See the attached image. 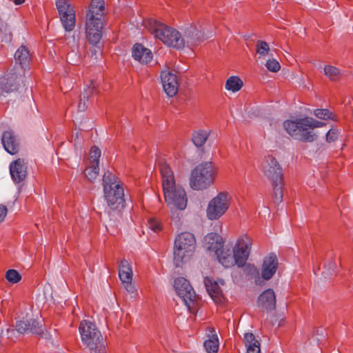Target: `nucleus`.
I'll return each mask as SVG.
<instances>
[{
  "label": "nucleus",
  "instance_id": "obj_1",
  "mask_svg": "<svg viewBox=\"0 0 353 353\" xmlns=\"http://www.w3.org/2000/svg\"><path fill=\"white\" fill-rule=\"evenodd\" d=\"M105 18V2L103 0H92L86 13L85 34L88 41L93 46L92 57L97 59L100 51L101 30Z\"/></svg>",
  "mask_w": 353,
  "mask_h": 353
},
{
  "label": "nucleus",
  "instance_id": "obj_2",
  "mask_svg": "<svg viewBox=\"0 0 353 353\" xmlns=\"http://www.w3.org/2000/svg\"><path fill=\"white\" fill-rule=\"evenodd\" d=\"M159 167L165 202L171 209L184 210L187 205L185 190L181 186L176 185L173 172L166 162L160 161Z\"/></svg>",
  "mask_w": 353,
  "mask_h": 353
},
{
  "label": "nucleus",
  "instance_id": "obj_3",
  "mask_svg": "<svg viewBox=\"0 0 353 353\" xmlns=\"http://www.w3.org/2000/svg\"><path fill=\"white\" fill-rule=\"evenodd\" d=\"M324 125V123L318 121L312 117H304L295 121L288 120L283 123L285 130L292 137L306 143L314 141L317 139L318 134L314 130Z\"/></svg>",
  "mask_w": 353,
  "mask_h": 353
},
{
  "label": "nucleus",
  "instance_id": "obj_4",
  "mask_svg": "<svg viewBox=\"0 0 353 353\" xmlns=\"http://www.w3.org/2000/svg\"><path fill=\"white\" fill-rule=\"evenodd\" d=\"M104 198L108 208L112 210H121L124 208V189L123 183L112 172H104L102 182Z\"/></svg>",
  "mask_w": 353,
  "mask_h": 353
},
{
  "label": "nucleus",
  "instance_id": "obj_5",
  "mask_svg": "<svg viewBox=\"0 0 353 353\" xmlns=\"http://www.w3.org/2000/svg\"><path fill=\"white\" fill-rule=\"evenodd\" d=\"M81 341L90 350V353H106L103 336L95 323L83 320L79 325Z\"/></svg>",
  "mask_w": 353,
  "mask_h": 353
},
{
  "label": "nucleus",
  "instance_id": "obj_6",
  "mask_svg": "<svg viewBox=\"0 0 353 353\" xmlns=\"http://www.w3.org/2000/svg\"><path fill=\"white\" fill-rule=\"evenodd\" d=\"M148 29L154 37L164 44L176 48H183L185 40L176 30L154 19L148 21Z\"/></svg>",
  "mask_w": 353,
  "mask_h": 353
},
{
  "label": "nucleus",
  "instance_id": "obj_7",
  "mask_svg": "<svg viewBox=\"0 0 353 353\" xmlns=\"http://www.w3.org/2000/svg\"><path fill=\"white\" fill-rule=\"evenodd\" d=\"M216 170L212 162L197 165L191 172L190 186L194 190H203L210 187L215 178Z\"/></svg>",
  "mask_w": 353,
  "mask_h": 353
},
{
  "label": "nucleus",
  "instance_id": "obj_8",
  "mask_svg": "<svg viewBox=\"0 0 353 353\" xmlns=\"http://www.w3.org/2000/svg\"><path fill=\"white\" fill-rule=\"evenodd\" d=\"M196 239L190 232H182L177 236L174 241V261L179 266L186 258H188L195 250Z\"/></svg>",
  "mask_w": 353,
  "mask_h": 353
},
{
  "label": "nucleus",
  "instance_id": "obj_9",
  "mask_svg": "<svg viewBox=\"0 0 353 353\" xmlns=\"http://www.w3.org/2000/svg\"><path fill=\"white\" fill-rule=\"evenodd\" d=\"M174 287L188 310L193 313L197 307L198 297L190 282L183 277H179L175 279Z\"/></svg>",
  "mask_w": 353,
  "mask_h": 353
},
{
  "label": "nucleus",
  "instance_id": "obj_10",
  "mask_svg": "<svg viewBox=\"0 0 353 353\" xmlns=\"http://www.w3.org/2000/svg\"><path fill=\"white\" fill-rule=\"evenodd\" d=\"M230 206L229 194L225 192L218 194L208 203L206 214L210 220H217L222 216Z\"/></svg>",
  "mask_w": 353,
  "mask_h": 353
},
{
  "label": "nucleus",
  "instance_id": "obj_11",
  "mask_svg": "<svg viewBox=\"0 0 353 353\" xmlns=\"http://www.w3.org/2000/svg\"><path fill=\"white\" fill-rule=\"evenodd\" d=\"M56 6L65 30L72 31L76 23L75 12L73 7L68 0H56Z\"/></svg>",
  "mask_w": 353,
  "mask_h": 353
},
{
  "label": "nucleus",
  "instance_id": "obj_12",
  "mask_svg": "<svg viewBox=\"0 0 353 353\" xmlns=\"http://www.w3.org/2000/svg\"><path fill=\"white\" fill-rule=\"evenodd\" d=\"M262 171L264 175L272 181L283 179L282 169L279 162L272 156L265 157L262 163Z\"/></svg>",
  "mask_w": 353,
  "mask_h": 353
},
{
  "label": "nucleus",
  "instance_id": "obj_13",
  "mask_svg": "<svg viewBox=\"0 0 353 353\" xmlns=\"http://www.w3.org/2000/svg\"><path fill=\"white\" fill-rule=\"evenodd\" d=\"M24 77L22 75L12 74L8 77L0 78V97L4 93H9L18 90L21 87H24Z\"/></svg>",
  "mask_w": 353,
  "mask_h": 353
},
{
  "label": "nucleus",
  "instance_id": "obj_14",
  "mask_svg": "<svg viewBox=\"0 0 353 353\" xmlns=\"http://www.w3.org/2000/svg\"><path fill=\"white\" fill-rule=\"evenodd\" d=\"M163 89L168 97H174L178 92L179 82L177 77L172 72L163 70L161 73Z\"/></svg>",
  "mask_w": 353,
  "mask_h": 353
},
{
  "label": "nucleus",
  "instance_id": "obj_15",
  "mask_svg": "<svg viewBox=\"0 0 353 353\" xmlns=\"http://www.w3.org/2000/svg\"><path fill=\"white\" fill-rule=\"evenodd\" d=\"M203 247L210 254L215 256L223 249V239L216 233H209L203 239Z\"/></svg>",
  "mask_w": 353,
  "mask_h": 353
},
{
  "label": "nucleus",
  "instance_id": "obj_16",
  "mask_svg": "<svg viewBox=\"0 0 353 353\" xmlns=\"http://www.w3.org/2000/svg\"><path fill=\"white\" fill-rule=\"evenodd\" d=\"M278 259L275 254L270 253L263 259L261 267V276L265 281L270 280L276 273L278 268Z\"/></svg>",
  "mask_w": 353,
  "mask_h": 353
},
{
  "label": "nucleus",
  "instance_id": "obj_17",
  "mask_svg": "<svg viewBox=\"0 0 353 353\" xmlns=\"http://www.w3.org/2000/svg\"><path fill=\"white\" fill-rule=\"evenodd\" d=\"M12 179L14 183H20L25 180L27 176V165L24 159H18L12 162L9 166Z\"/></svg>",
  "mask_w": 353,
  "mask_h": 353
},
{
  "label": "nucleus",
  "instance_id": "obj_18",
  "mask_svg": "<svg viewBox=\"0 0 353 353\" xmlns=\"http://www.w3.org/2000/svg\"><path fill=\"white\" fill-rule=\"evenodd\" d=\"M258 306L267 312L276 309V295L272 289L265 290L258 298Z\"/></svg>",
  "mask_w": 353,
  "mask_h": 353
},
{
  "label": "nucleus",
  "instance_id": "obj_19",
  "mask_svg": "<svg viewBox=\"0 0 353 353\" xmlns=\"http://www.w3.org/2000/svg\"><path fill=\"white\" fill-rule=\"evenodd\" d=\"M16 330L20 334H24L27 332L36 334H43L42 325L34 319L17 322Z\"/></svg>",
  "mask_w": 353,
  "mask_h": 353
},
{
  "label": "nucleus",
  "instance_id": "obj_20",
  "mask_svg": "<svg viewBox=\"0 0 353 353\" xmlns=\"http://www.w3.org/2000/svg\"><path fill=\"white\" fill-rule=\"evenodd\" d=\"M205 286L208 294L215 301L219 302L221 301L223 292L220 287L221 285L224 284L223 279L219 281H214L213 279L205 277L204 280Z\"/></svg>",
  "mask_w": 353,
  "mask_h": 353
},
{
  "label": "nucleus",
  "instance_id": "obj_21",
  "mask_svg": "<svg viewBox=\"0 0 353 353\" xmlns=\"http://www.w3.org/2000/svg\"><path fill=\"white\" fill-rule=\"evenodd\" d=\"M211 36H205L204 32L198 30L195 26H190L185 32L184 40L188 46H193L199 44L205 39Z\"/></svg>",
  "mask_w": 353,
  "mask_h": 353
},
{
  "label": "nucleus",
  "instance_id": "obj_22",
  "mask_svg": "<svg viewBox=\"0 0 353 353\" xmlns=\"http://www.w3.org/2000/svg\"><path fill=\"white\" fill-rule=\"evenodd\" d=\"M251 244L250 239L246 237L245 241L241 247L233 250L235 263L239 267H243L245 264L250 252Z\"/></svg>",
  "mask_w": 353,
  "mask_h": 353
},
{
  "label": "nucleus",
  "instance_id": "obj_23",
  "mask_svg": "<svg viewBox=\"0 0 353 353\" xmlns=\"http://www.w3.org/2000/svg\"><path fill=\"white\" fill-rule=\"evenodd\" d=\"M132 55L135 60L143 64L148 63L152 59L151 50L140 43H136L133 46Z\"/></svg>",
  "mask_w": 353,
  "mask_h": 353
},
{
  "label": "nucleus",
  "instance_id": "obj_24",
  "mask_svg": "<svg viewBox=\"0 0 353 353\" xmlns=\"http://www.w3.org/2000/svg\"><path fill=\"white\" fill-rule=\"evenodd\" d=\"M4 149L10 154H14L19 151V143L11 130L5 131L1 137Z\"/></svg>",
  "mask_w": 353,
  "mask_h": 353
},
{
  "label": "nucleus",
  "instance_id": "obj_25",
  "mask_svg": "<svg viewBox=\"0 0 353 353\" xmlns=\"http://www.w3.org/2000/svg\"><path fill=\"white\" fill-rule=\"evenodd\" d=\"M119 276L123 282H130L132 280V270L128 261L123 259L121 261L119 270Z\"/></svg>",
  "mask_w": 353,
  "mask_h": 353
},
{
  "label": "nucleus",
  "instance_id": "obj_26",
  "mask_svg": "<svg viewBox=\"0 0 353 353\" xmlns=\"http://www.w3.org/2000/svg\"><path fill=\"white\" fill-rule=\"evenodd\" d=\"M30 59L29 50L23 46H21L14 54L16 63L21 65L22 68H24L28 64Z\"/></svg>",
  "mask_w": 353,
  "mask_h": 353
},
{
  "label": "nucleus",
  "instance_id": "obj_27",
  "mask_svg": "<svg viewBox=\"0 0 353 353\" xmlns=\"http://www.w3.org/2000/svg\"><path fill=\"white\" fill-rule=\"evenodd\" d=\"M97 83L95 81H92L90 85L88 86L83 93V94L80 97V101L78 104V110L79 111L83 112L86 108V101L88 100V97L91 95L94 91L96 90Z\"/></svg>",
  "mask_w": 353,
  "mask_h": 353
},
{
  "label": "nucleus",
  "instance_id": "obj_28",
  "mask_svg": "<svg viewBox=\"0 0 353 353\" xmlns=\"http://www.w3.org/2000/svg\"><path fill=\"white\" fill-rule=\"evenodd\" d=\"M215 256L218 259L219 263L225 268H230L233 266L235 263L234 257L232 255V253L229 250L224 251L222 249L221 251Z\"/></svg>",
  "mask_w": 353,
  "mask_h": 353
},
{
  "label": "nucleus",
  "instance_id": "obj_29",
  "mask_svg": "<svg viewBox=\"0 0 353 353\" xmlns=\"http://www.w3.org/2000/svg\"><path fill=\"white\" fill-rule=\"evenodd\" d=\"M282 180L283 179L272 181L273 187V201L275 204H279L283 201Z\"/></svg>",
  "mask_w": 353,
  "mask_h": 353
},
{
  "label": "nucleus",
  "instance_id": "obj_30",
  "mask_svg": "<svg viewBox=\"0 0 353 353\" xmlns=\"http://www.w3.org/2000/svg\"><path fill=\"white\" fill-rule=\"evenodd\" d=\"M209 137V132L205 130H199L192 134V142L196 147H201L206 142Z\"/></svg>",
  "mask_w": 353,
  "mask_h": 353
},
{
  "label": "nucleus",
  "instance_id": "obj_31",
  "mask_svg": "<svg viewBox=\"0 0 353 353\" xmlns=\"http://www.w3.org/2000/svg\"><path fill=\"white\" fill-rule=\"evenodd\" d=\"M243 85V81L238 77L232 76L226 81L225 88L235 92L239 91Z\"/></svg>",
  "mask_w": 353,
  "mask_h": 353
},
{
  "label": "nucleus",
  "instance_id": "obj_32",
  "mask_svg": "<svg viewBox=\"0 0 353 353\" xmlns=\"http://www.w3.org/2000/svg\"><path fill=\"white\" fill-rule=\"evenodd\" d=\"M203 345L207 352L216 353L219 350V342L216 334H213L211 339L206 340Z\"/></svg>",
  "mask_w": 353,
  "mask_h": 353
},
{
  "label": "nucleus",
  "instance_id": "obj_33",
  "mask_svg": "<svg viewBox=\"0 0 353 353\" xmlns=\"http://www.w3.org/2000/svg\"><path fill=\"white\" fill-rule=\"evenodd\" d=\"M324 73L331 81H337L339 79L341 76L339 70L337 68L330 65H327L324 68Z\"/></svg>",
  "mask_w": 353,
  "mask_h": 353
},
{
  "label": "nucleus",
  "instance_id": "obj_34",
  "mask_svg": "<svg viewBox=\"0 0 353 353\" xmlns=\"http://www.w3.org/2000/svg\"><path fill=\"white\" fill-rule=\"evenodd\" d=\"M99 172V165L90 164V166L87 168L85 170L84 174L85 176L88 178V180L92 181L95 179H97Z\"/></svg>",
  "mask_w": 353,
  "mask_h": 353
},
{
  "label": "nucleus",
  "instance_id": "obj_35",
  "mask_svg": "<svg viewBox=\"0 0 353 353\" xmlns=\"http://www.w3.org/2000/svg\"><path fill=\"white\" fill-rule=\"evenodd\" d=\"M336 264L333 260H329L325 263L323 269H328V272H322V275L325 279H330L335 272Z\"/></svg>",
  "mask_w": 353,
  "mask_h": 353
},
{
  "label": "nucleus",
  "instance_id": "obj_36",
  "mask_svg": "<svg viewBox=\"0 0 353 353\" xmlns=\"http://www.w3.org/2000/svg\"><path fill=\"white\" fill-rule=\"evenodd\" d=\"M246 274L255 279V283L260 284L261 278L259 277V272L258 269L254 265L248 264L245 267Z\"/></svg>",
  "mask_w": 353,
  "mask_h": 353
},
{
  "label": "nucleus",
  "instance_id": "obj_37",
  "mask_svg": "<svg viewBox=\"0 0 353 353\" xmlns=\"http://www.w3.org/2000/svg\"><path fill=\"white\" fill-rule=\"evenodd\" d=\"M314 114L320 119H334V115L327 109H316L314 110Z\"/></svg>",
  "mask_w": 353,
  "mask_h": 353
},
{
  "label": "nucleus",
  "instance_id": "obj_38",
  "mask_svg": "<svg viewBox=\"0 0 353 353\" xmlns=\"http://www.w3.org/2000/svg\"><path fill=\"white\" fill-rule=\"evenodd\" d=\"M256 52L262 57L268 54L270 47L267 42L264 41H258L256 43Z\"/></svg>",
  "mask_w": 353,
  "mask_h": 353
},
{
  "label": "nucleus",
  "instance_id": "obj_39",
  "mask_svg": "<svg viewBox=\"0 0 353 353\" xmlns=\"http://www.w3.org/2000/svg\"><path fill=\"white\" fill-rule=\"evenodd\" d=\"M6 278L9 282L12 283H17L21 279L20 274L13 269L8 270L6 272Z\"/></svg>",
  "mask_w": 353,
  "mask_h": 353
},
{
  "label": "nucleus",
  "instance_id": "obj_40",
  "mask_svg": "<svg viewBox=\"0 0 353 353\" xmlns=\"http://www.w3.org/2000/svg\"><path fill=\"white\" fill-rule=\"evenodd\" d=\"M90 164H95L99 165V158L101 157V150L100 149L97 147L96 145H94L90 149Z\"/></svg>",
  "mask_w": 353,
  "mask_h": 353
},
{
  "label": "nucleus",
  "instance_id": "obj_41",
  "mask_svg": "<svg viewBox=\"0 0 353 353\" xmlns=\"http://www.w3.org/2000/svg\"><path fill=\"white\" fill-rule=\"evenodd\" d=\"M265 66L270 71L273 72L279 71L281 68L279 63L274 59H268Z\"/></svg>",
  "mask_w": 353,
  "mask_h": 353
},
{
  "label": "nucleus",
  "instance_id": "obj_42",
  "mask_svg": "<svg viewBox=\"0 0 353 353\" xmlns=\"http://www.w3.org/2000/svg\"><path fill=\"white\" fill-rule=\"evenodd\" d=\"M258 343L259 341L256 339L255 336L252 333L248 332L244 334V343L245 346Z\"/></svg>",
  "mask_w": 353,
  "mask_h": 353
},
{
  "label": "nucleus",
  "instance_id": "obj_43",
  "mask_svg": "<svg viewBox=\"0 0 353 353\" xmlns=\"http://www.w3.org/2000/svg\"><path fill=\"white\" fill-rule=\"evenodd\" d=\"M148 228L155 232L161 230V224L154 219H151L148 221Z\"/></svg>",
  "mask_w": 353,
  "mask_h": 353
},
{
  "label": "nucleus",
  "instance_id": "obj_44",
  "mask_svg": "<svg viewBox=\"0 0 353 353\" xmlns=\"http://www.w3.org/2000/svg\"><path fill=\"white\" fill-rule=\"evenodd\" d=\"M338 136V131L336 129H330L326 133V141L327 142H332L335 141Z\"/></svg>",
  "mask_w": 353,
  "mask_h": 353
},
{
  "label": "nucleus",
  "instance_id": "obj_45",
  "mask_svg": "<svg viewBox=\"0 0 353 353\" xmlns=\"http://www.w3.org/2000/svg\"><path fill=\"white\" fill-rule=\"evenodd\" d=\"M247 352L246 353H260V343H253L249 345H246Z\"/></svg>",
  "mask_w": 353,
  "mask_h": 353
},
{
  "label": "nucleus",
  "instance_id": "obj_46",
  "mask_svg": "<svg viewBox=\"0 0 353 353\" xmlns=\"http://www.w3.org/2000/svg\"><path fill=\"white\" fill-rule=\"evenodd\" d=\"M123 284L124 285V287L125 290L130 294H133L135 293V288L132 284V281L130 282H123Z\"/></svg>",
  "mask_w": 353,
  "mask_h": 353
},
{
  "label": "nucleus",
  "instance_id": "obj_47",
  "mask_svg": "<svg viewBox=\"0 0 353 353\" xmlns=\"http://www.w3.org/2000/svg\"><path fill=\"white\" fill-rule=\"evenodd\" d=\"M8 212V209L4 205L0 204V223L4 220Z\"/></svg>",
  "mask_w": 353,
  "mask_h": 353
},
{
  "label": "nucleus",
  "instance_id": "obj_48",
  "mask_svg": "<svg viewBox=\"0 0 353 353\" xmlns=\"http://www.w3.org/2000/svg\"><path fill=\"white\" fill-rule=\"evenodd\" d=\"M25 0H14V2L16 5H21L22 4Z\"/></svg>",
  "mask_w": 353,
  "mask_h": 353
},
{
  "label": "nucleus",
  "instance_id": "obj_49",
  "mask_svg": "<svg viewBox=\"0 0 353 353\" xmlns=\"http://www.w3.org/2000/svg\"><path fill=\"white\" fill-rule=\"evenodd\" d=\"M77 139H78V133H77L76 134V138H75V143H74V145L76 146L77 145Z\"/></svg>",
  "mask_w": 353,
  "mask_h": 353
},
{
  "label": "nucleus",
  "instance_id": "obj_50",
  "mask_svg": "<svg viewBox=\"0 0 353 353\" xmlns=\"http://www.w3.org/2000/svg\"><path fill=\"white\" fill-rule=\"evenodd\" d=\"M323 272H328V269H323Z\"/></svg>",
  "mask_w": 353,
  "mask_h": 353
},
{
  "label": "nucleus",
  "instance_id": "obj_51",
  "mask_svg": "<svg viewBox=\"0 0 353 353\" xmlns=\"http://www.w3.org/2000/svg\"><path fill=\"white\" fill-rule=\"evenodd\" d=\"M317 334H320V332L319 330H316Z\"/></svg>",
  "mask_w": 353,
  "mask_h": 353
},
{
  "label": "nucleus",
  "instance_id": "obj_52",
  "mask_svg": "<svg viewBox=\"0 0 353 353\" xmlns=\"http://www.w3.org/2000/svg\"><path fill=\"white\" fill-rule=\"evenodd\" d=\"M317 334H320V332L319 330H316Z\"/></svg>",
  "mask_w": 353,
  "mask_h": 353
}]
</instances>
